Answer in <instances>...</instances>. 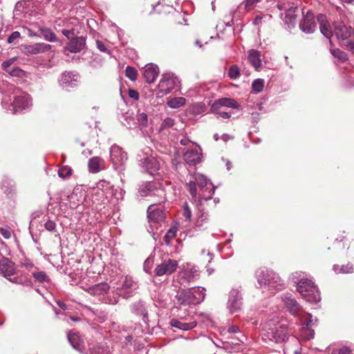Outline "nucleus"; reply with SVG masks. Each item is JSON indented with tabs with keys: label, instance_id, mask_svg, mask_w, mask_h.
Segmentation results:
<instances>
[{
	"label": "nucleus",
	"instance_id": "obj_1",
	"mask_svg": "<svg viewBox=\"0 0 354 354\" xmlns=\"http://www.w3.org/2000/svg\"><path fill=\"white\" fill-rule=\"evenodd\" d=\"M317 19L319 24L321 32L326 38H330L335 35L341 46H346L350 49L354 48V43L351 40V37L353 35V31L351 26H346L342 21H335L333 24V30H332L324 15H318Z\"/></svg>",
	"mask_w": 354,
	"mask_h": 354
},
{
	"label": "nucleus",
	"instance_id": "obj_2",
	"mask_svg": "<svg viewBox=\"0 0 354 354\" xmlns=\"http://www.w3.org/2000/svg\"><path fill=\"white\" fill-rule=\"evenodd\" d=\"M301 272H295L292 274V281L297 284V290L301 295L308 302L316 304L321 299L318 288Z\"/></svg>",
	"mask_w": 354,
	"mask_h": 354
},
{
	"label": "nucleus",
	"instance_id": "obj_3",
	"mask_svg": "<svg viewBox=\"0 0 354 354\" xmlns=\"http://www.w3.org/2000/svg\"><path fill=\"white\" fill-rule=\"evenodd\" d=\"M289 333L286 324L270 321L266 322L261 331L262 339L266 342L281 344L288 338Z\"/></svg>",
	"mask_w": 354,
	"mask_h": 354
},
{
	"label": "nucleus",
	"instance_id": "obj_4",
	"mask_svg": "<svg viewBox=\"0 0 354 354\" xmlns=\"http://www.w3.org/2000/svg\"><path fill=\"white\" fill-rule=\"evenodd\" d=\"M2 104L5 109L15 113L30 107L32 100L28 93L16 88L12 96L6 95L2 99Z\"/></svg>",
	"mask_w": 354,
	"mask_h": 354
},
{
	"label": "nucleus",
	"instance_id": "obj_5",
	"mask_svg": "<svg viewBox=\"0 0 354 354\" xmlns=\"http://www.w3.org/2000/svg\"><path fill=\"white\" fill-rule=\"evenodd\" d=\"M257 281L261 288L270 290H281L284 288L285 283L280 277L272 270H260L256 272Z\"/></svg>",
	"mask_w": 354,
	"mask_h": 354
},
{
	"label": "nucleus",
	"instance_id": "obj_6",
	"mask_svg": "<svg viewBox=\"0 0 354 354\" xmlns=\"http://www.w3.org/2000/svg\"><path fill=\"white\" fill-rule=\"evenodd\" d=\"M205 289L202 287L180 290L177 292L176 299L178 304L189 306L202 302L205 297Z\"/></svg>",
	"mask_w": 354,
	"mask_h": 354
},
{
	"label": "nucleus",
	"instance_id": "obj_7",
	"mask_svg": "<svg viewBox=\"0 0 354 354\" xmlns=\"http://www.w3.org/2000/svg\"><path fill=\"white\" fill-rule=\"evenodd\" d=\"M147 217L149 227L152 232L154 230H160L162 231L160 228L165 218V214L162 206L156 203L150 205L147 209Z\"/></svg>",
	"mask_w": 354,
	"mask_h": 354
},
{
	"label": "nucleus",
	"instance_id": "obj_8",
	"mask_svg": "<svg viewBox=\"0 0 354 354\" xmlns=\"http://www.w3.org/2000/svg\"><path fill=\"white\" fill-rule=\"evenodd\" d=\"M140 165L151 175L155 174L160 169L159 161L152 155L151 150L146 147L138 155Z\"/></svg>",
	"mask_w": 354,
	"mask_h": 354
},
{
	"label": "nucleus",
	"instance_id": "obj_9",
	"mask_svg": "<svg viewBox=\"0 0 354 354\" xmlns=\"http://www.w3.org/2000/svg\"><path fill=\"white\" fill-rule=\"evenodd\" d=\"M179 84V80L173 73L162 75L158 85V97H162L169 93Z\"/></svg>",
	"mask_w": 354,
	"mask_h": 354
},
{
	"label": "nucleus",
	"instance_id": "obj_10",
	"mask_svg": "<svg viewBox=\"0 0 354 354\" xmlns=\"http://www.w3.org/2000/svg\"><path fill=\"white\" fill-rule=\"evenodd\" d=\"M110 158L113 167L117 169L125 164L127 154L120 147L113 145L110 149Z\"/></svg>",
	"mask_w": 354,
	"mask_h": 354
},
{
	"label": "nucleus",
	"instance_id": "obj_11",
	"mask_svg": "<svg viewBox=\"0 0 354 354\" xmlns=\"http://www.w3.org/2000/svg\"><path fill=\"white\" fill-rule=\"evenodd\" d=\"M178 267V261L169 259L157 266L154 272L156 276L169 275L174 272Z\"/></svg>",
	"mask_w": 354,
	"mask_h": 354
},
{
	"label": "nucleus",
	"instance_id": "obj_12",
	"mask_svg": "<svg viewBox=\"0 0 354 354\" xmlns=\"http://www.w3.org/2000/svg\"><path fill=\"white\" fill-rule=\"evenodd\" d=\"M51 46L45 43H35L21 46L23 53L26 55H37L48 51Z\"/></svg>",
	"mask_w": 354,
	"mask_h": 354
},
{
	"label": "nucleus",
	"instance_id": "obj_13",
	"mask_svg": "<svg viewBox=\"0 0 354 354\" xmlns=\"http://www.w3.org/2000/svg\"><path fill=\"white\" fill-rule=\"evenodd\" d=\"M282 300L286 308L294 316L301 315V308L296 299L290 294H286L283 296Z\"/></svg>",
	"mask_w": 354,
	"mask_h": 354
},
{
	"label": "nucleus",
	"instance_id": "obj_14",
	"mask_svg": "<svg viewBox=\"0 0 354 354\" xmlns=\"http://www.w3.org/2000/svg\"><path fill=\"white\" fill-rule=\"evenodd\" d=\"M241 296L239 290L232 289L229 295L227 308L231 313L238 311L242 305Z\"/></svg>",
	"mask_w": 354,
	"mask_h": 354
},
{
	"label": "nucleus",
	"instance_id": "obj_15",
	"mask_svg": "<svg viewBox=\"0 0 354 354\" xmlns=\"http://www.w3.org/2000/svg\"><path fill=\"white\" fill-rule=\"evenodd\" d=\"M153 184H149L145 188L141 189L140 190V194L141 196H157L158 197V200L157 201L158 203H160L165 201V191L161 188H156L153 189Z\"/></svg>",
	"mask_w": 354,
	"mask_h": 354
},
{
	"label": "nucleus",
	"instance_id": "obj_16",
	"mask_svg": "<svg viewBox=\"0 0 354 354\" xmlns=\"http://www.w3.org/2000/svg\"><path fill=\"white\" fill-rule=\"evenodd\" d=\"M300 29L306 33L313 32L316 28V24L314 20L313 12L308 10L303 20L299 24Z\"/></svg>",
	"mask_w": 354,
	"mask_h": 354
},
{
	"label": "nucleus",
	"instance_id": "obj_17",
	"mask_svg": "<svg viewBox=\"0 0 354 354\" xmlns=\"http://www.w3.org/2000/svg\"><path fill=\"white\" fill-rule=\"evenodd\" d=\"M181 274L182 278L189 283L194 281L199 276V272L194 265L187 263L183 266V271Z\"/></svg>",
	"mask_w": 354,
	"mask_h": 354
},
{
	"label": "nucleus",
	"instance_id": "obj_18",
	"mask_svg": "<svg viewBox=\"0 0 354 354\" xmlns=\"http://www.w3.org/2000/svg\"><path fill=\"white\" fill-rule=\"evenodd\" d=\"M194 178H195L194 182L196 183V184H197L199 186V187H201V189H203L204 188L208 189L207 187L209 185V181L205 176H203V174H197L195 175ZM209 185L212 187V185L210 183H209ZM209 195L207 197L200 196L198 201H199V203L201 205L202 204L203 200L207 201L212 198V196L214 192V189L212 187L209 188Z\"/></svg>",
	"mask_w": 354,
	"mask_h": 354
},
{
	"label": "nucleus",
	"instance_id": "obj_19",
	"mask_svg": "<svg viewBox=\"0 0 354 354\" xmlns=\"http://www.w3.org/2000/svg\"><path fill=\"white\" fill-rule=\"evenodd\" d=\"M222 106L237 109L239 107V104L232 98H221L212 104L210 110L211 111H217L218 109H220Z\"/></svg>",
	"mask_w": 354,
	"mask_h": 354
},
{
	"label": "nucleus",
	"instance_id": "obj_20",
	"mask_svg": "<svg viewBox=\"0 0 354 354\" xmlns=\"http://www.w3.org/2000/svg\"><path fill=\"white\" fill-rule=\"evenodd\" d=\"M0 273L6 278L15 274V263L8 258L2 259L0 260Z\"/></svg>",
	"mask_w": 354,
	"mask_h": 354
},
{
	"label": "nucleus",
	"instance_id": "obj_21",
	"mask_svg": "<svg viewBox=\"0 0 354 354\" xmlns=\"http://www.w3.org/2000/svg\"><path fill=\"white\" fill-rule=\"evenodd\" d=\"M86 45V39L84 37H76L71 39L66 49L71 53H78L84 49Z\"/></svg>",
	"mask_w": 354,
	"mask_h": 354
},
{
	"label": "nucleus",
	"instance_id": "obj_22",
	"mask_svg": "<svg viewBox=\"0 0 354 354\" xmlns=\"http://www.w3.org/2000/svg\"><path fill=\"white\" fill-rule=\"evenodd\" d=\"M159 73V68L157 65L150 64L146 66L144 71V77L146 82L151 84L155 82Z\"/></svg>",
	"mask_w": 354,
	"mask_h": 354
},
{
	"label": "nucleus",
	"instance_id": "obj_23",
	"mask_svg": "<svg viewBox=\"0 0 354 354\" xmlns=\"http://www.w3.org/2000/svg\"><path fill=\"white\" fill-rule=\"evenodd\" d=\"M278 8L279 10H285V17L284 20L288 24H293L296 18V11L297 10V6H295L294 3L292 6H290L289 8H286L285 4L278 5Z\"/></svg>",
	"mask_w": 354,
	"mask_h": 354
},
{
	"label": "nucleus",
	"instance_id": "obj_24",
	"mask_svg": "<svg viewBox=\"0 0 354 354\" xmlns=\"http://www.w3.org/2000/svg\"><path fill=\"white\" fill-rule=\"evenodd\" d=\"M109 288L110 286L108 283H100L88 287L86 289V291L91 295L99 297L106 294L109 290Z\"/></svg>",
	"mask_w": 354,
	"mask_h": 354
},
{
	"label": "nucleus",
	"instance_id": "obj_25",
	"mask_svg": "<svg viewBox=\"0 0 354 354\" xmlns=\"http://www.w3.org/2000/svg\"><path fill=\"white\" fill-rule=\"evenodd\" d=\"M183 157L185 161L190 165H195L201 162V153L197 149L187 150Z\"/></svg>",
	"mask_w": 354,
	"mask_h": 354
},
{
	"label": "nucleus",
	"instance_id": "obj_26",
	"mask_svg": "<svg viewBox=\"0 0 354 354\" xmlns=\"http://www.w3.org/2000/svg\"><path fill=\"white\" fill-rule=\"evenodd\" d=\"M77 78L75 75L71 72H64L59 80V85L65 88L73 87L75 86Z\"/></svg>",
	"mask_w": 354,
	"mask_h": 354
},
{
	"label": "nucleus",
	"instance_id": "obj_27",
	"mask_svg": "<svg viewBox=\"0 0 354 354\" xmlns=\"http://www.w3.org/2000/svg\"><path fill=\"white\" fill-rule=\"evenodd\" d=\"M88 167L90 172L95 174L104 168V161L102 158L95 156L88 160Z\"/></svg>",
	"mask_w": 354,
	"mask_h": 354
},
{
	"label": "nucleus",
	"instance_id": "obj_28",
	"mask_svg": "<svg viewBox=\"0 0 354 354\" xmlns=\"http://www.w3.org/2000/svg\"><path fill=\"white\" fill-rule=\"evenodd\" d=\"M227 333L232 335L237 334L236 337H231L232 343L234 344H239L240 343H244L246 340V337L243 334L239 328L235 325L230 326L227 330Z\"/></svg>",
	"mask_w": 354,
	"mask_h": 354
},
{
	"label": "nucleus",
	"instance_id": "obj_29",
	"mask_svg": "<svg viewBox=\"0 0 354 354\" xmlns=\"http://www.w3.org/2000/svg\"><path fill=\"white\" fill-rule=\"evenodd\" d=\"M134 282L131 278L126 277L123 282L122 288L119 290V295L123 297L127 298L133 294V287Z\"/></svg>",
	"mask_w": 354,
	"mask_h": 354
},
{
	"label": "nucleus",
	"instance_id": "obj_30",
	"mask_svg": "<svg viewBox=\"0 0 354 354\" xmlns=\"http://www.w3.org/2000/svg\"><path fill=\"white\" fill-rule=\"evenodd\" d=\"M171 326L183 330H189L196 326V322H185L182 319H173L171 320Z\"/></svg>",
	"mask_w": 354,
	"mask_h": 354
},
{
	"label": "nucleus",
	"instance_id": "obj_31",
	"mask_svg": "<svg viewBox=\"0 0 354 354\" xmlns=\"http://www.w3.org/2000/svg\"><path fill=\"white\" fill-rule=\"evenodd\" d=\"M68 339L75 349L82 351L84 342L78 333L70 332L68 334Z\"/></svg>",
	"mask_w": 354,
	"mask_h": 354
},
{
	"label": "nucleus",
	"instance_id": "obj_32",
	"mask_svg": "<svg viewBox=\"0 0 354 354\" xmlns=\"http://www.w3.org/2000/svg\"><path fill=\"white\" fill-rule=\"evenodd\" d=\"M306 316L308 317V320L305 323L306 328L304 329V333H306L304 334L305 337L310 339L313 338L315 335L314 331L310 329V327L316 324L317 319L316 317L313 318L310 314H307Z\"/></svg>",
	"mask_w": 354,
	"mask_h": 354
},
{
	"label": "nucleus",
	"instance_id": "obj_33",
	"mask_svg": "<svg viewBox=\"0 0 354 354\" xmlns=\"http://www.w3.org/2000/svg\"><path fill=\"white\" fill-rule=\"evenodd\" d=\"M261 55L258 50H250L248 52V59L251 64L256 68L259 69L261 66Z\"/></svg>",
	"mask_w": 354,
	"mask_h": 354
},
{
	"label": "nucleus",
	"instance_id": "obj_34",
	"mask_svg": "<svg viewBox=\"0 0 354 354\" xmlns=\"http://www.w3.org/2000/svg\"><path fill=\"white\" fill-rule=\"evenodd\" d=\"M15 61V59L12 58L3 62L2 63V68L11 76H19L22 71L19 68H13L12 70H10V66L12 65Z\"/></svg>",
	"mask_w": 354,
	"mask_h": 354
},
{
	"label": "nucleus",
	"instance_id": "obj_35",
	"mask_svg": "<svg viewBox=\"0 0 354 354\" xmlns=\"http://www.w3.org/2000/svg\"><path fill=\"white\" fill-rule=\"evenodd\" d=\"M333 270L336 274H349L354 271V265L352 263H348L345 265L339 266L335 264L333 266Z\"/></svg>",
	"mask_w": 354,
	"mask_h": 354
},
{
	"label": "nucleus",
	"instance_id": "obj_36",
	"mask_svg": "<svg viewBox=\"0 0 354 354\" xmlns=\"http://www.w3.org/2000/svg\"><path fill=\"white\" fill-rule=\"evenodd\" d=\"M39 31L45 40L54 42L57 41V37L55 32L48 28H40Z\"/></svg>",
	"mask_w": 354,
	"mask_h": 354
},
{
	"label": "nucleus",
	"instance_id": "obj_37",
	"mask_svg": "<svg viewBox=\"0 0 354 354\" xmlns=\"http://www.w3.org/2000/svg\"><path fill=\"white\" fill-rule=\"evenodd\" d=\"M185 98L183 97H178L169 99L167 101V105L171 109H178L185 105Z\"/></svg>",
	"mask_w": 354,
	"mask_h": 354
},
{
	"label": "nucleus",
	"instance_id": "obj_38",
	"mask_svg": "<svg viewBox=\"0 0 354 354\" xmlns=\"http://www.w3.org/2000/svg\"><path fill=\"white\" fill-rule=\"evenodd\" d=\"M264 80L263 79H257L252 84V90L254 93H261L264 88Z\"/></svg>",
	"mask_w": 354,
	"mask_h": 354
},
{
	"label": "nucleus",
	"instance_id": "obj_39",
	"mask_svg": "<svg viewBox=\"0 0 354 354\" xmlns=\"http://www.w3.org/2000/svg\"><path fill=\"white\" fill-rule=\"evenodd\" d=\"M177 229L176 227H171L167 231L164 236V242L165 245H169L171 241L174 239L176 236Z\"/></svg>",
	"mask_w": 354,
	"mask_h": 354
},
{
	"label": "nucleus",
	"instance_id": "obj_40",
	"mask_svg": "<svg viewBox=\"0 0 354 354\" xmlns=\"http://www.w3.org/2000/svg\"><path fill=\"white\" fill-rule=\"evenodd\" d=\"M73 170L68 166H63L58 170V176L65 179L72 175Z\"/></svg>",
	"mask_w": 354,
	"mask_h": 354
},
{
	"label": "nucleus",
	"instance_id": "obj_41",
	"mask_svg": "<svg viewBox=\"0 0 354 354\" xmlns=\"http://www.w3.org/2000/svg\"><path fill=\"white\" fill-rule=\"evenodd\" d=\"M32 276L35 279L36 281H37L38 282H40V283L49 281V278H48V275L46 274V272H44L43 271L33 272Z\"/></svg>",
	"mask_w": 354,
	"mask_h": 354
},
{
	"label": "nucleus",
	"instance_id": "obj_42",
	"mask_svg": "<svg viewBox=\"0 0 354 354\" xmlns=\"http://www.w3.org/2000/svg\"><path fill=\"white\" fill-rule=\"evenodd\" d=\"M126 76L131 80L134 81L137 78V71L131 66H127L125 70Z\"/></svg>",
	"mask_w": 354,
	"mask_h": 354
},
{
	"label": "nucleus",
	"instance_id": "obj_43",
	"mask_svg": "<svg viewBox=\"0 0 354 354\" xmlns=\"http://www.w3.org/2000/svg\"><path fill=\"white\" fill-rule=\"evenodd\" d=\"M174 120L171 118H167L162 121L160 127L159 131H162L166 129L171 128V127L174 126Z\"/></svg>",
	"mask_w": 354,
	"mask_h": 354
},
{
	"label": "nucleus",
	"instance_id": "obj_44",
	"mask_svg": "<svg viewBox=\"0 0 354 354\" xmlns=\"http://www.w3.org/2000/svg\"><path fill=\"white\" fill-rule=\"evenodd\" d=\"M228 75L231 79H236L239 77L240 75L239 67L236 65L230 66L228 71Z\"/></svg>",
	"mask_w": 354,
	"mask_h": 354
},
{
	"label": "nucleus",
	"instance_id": "obj_45",
	"mask_svg": "<svg viewBox=\"0 0 354 354\" xmlns=\"http://www.w3.org/2000/svg\"><path fill=\"white\" fill-rule=\"evenodd\" d=\"M75 27H72L71 28H63L61 30V32L68 39H72L75 35Z\"/></svg>",
	"mask_w": 354,
	"mask_h": 354
},
{
	"label": "nucleus",
	"instance_id": "obj_46",
	"mask_svg": "<svg viewBox=\"0 0 354 354\" xmlns=\"http://www.w3.org/2000/svg\"><path fill=\"white\" fill-rule=\"evenodd\" d=\"M138 122L140 125H142L143 127H145L147 125L148 123V117L147 115L145 113H141L138 115Z\"/></svg>",
	"mask_w": 354,
	"mask_h": 354
},
{
	"label": "nucleus",
	"instance_id": "obj_47",
	"mask_svg": "<svg viewBox=\"0 0 354 354\" xmlns=\"http://www.w3.org/2000/svg\"><path fill=\"white\" fill-rule=\"evenodd\" d=\"M187 186L189 187V191L190 194L193 198H196L197 196V189L196 184L194 181H189L187 183Z\"/></svg>",
	"mask_w": 354,
	"mask_h": 354
},
{
	"label": "nucleus",
	"instance_id": "obj_48",
	"mask_svg": "<svg viewBox=\"0 0 354 354\" xmlns=\"http://www.w3.org/2000/svg\"><path fill=\"white\" fill-rule=\"evenodd\" d=\"M334 56L338 57L341 61L344 62L347 59V55L344 52H342L338 49L332 51Z\"/></svg>",
	"mask_w": 354,
	"mask_h": 354
},
{
	"label": "nucleus",
	"instance_id": "obj_49",
	"mask_svg": "<svg viewBox=\"0 0 354 354\" xmlns=\"http://www.w3.org/2000/svg\"><path fill=\"white\" fill-rule=\"evenodd\" d=\"M96 46L101 52L106 53L107 54L111 53L110 50L107 48L106 45L100 40L96 41Z\"/></svg>",
	"mask_w": 354,
	"mask_h": 354
},
{
	"label": "nucleus",
	"instance_id": "obj_50",
	"mask_svg": "<svg viewBox=\"0 0 354 354\" xmlns=\"http://www.w3.org/2000/svg\"><path fill=\"white\" fill-rule=\"evenodd\" d=\"M212 113L216 114L217 115V118H221L223 119H227L231 117V113L225 111H221L220 109H218L217 111H211Z\"/></svg>",
	"mask_w": 354,
	"mask_h": 354
},
{
	"label": "nucleus",
	"instance_id": "obj_51",
	"mask_svg": "<svg viewBox=\"0 0 354 354\" xmlns=\"http://www.w3.org/2000/svg\"><path fill=\"white\" fill-rule=\"evenodd\" d=\"M183 216L187 221H189L192 217V211L189 207L187 203H185L183 207Z\"/></svg>",
	"mask_w": 354,
	"mask_h": 354
},
{
	"label": "nucleus",
	"instance_id": "obj_52",
	"mask_svg": "<svg viewBox=\"0 0 354 354\" xmlns=\"http://www.w3.org/2000/svg\"><path fill=\"white\" fill-rule=\"evenodd\" d=\"M44 227H45L46 230H47L48 231L53 232L55 230L56 224L54 221H53L51 220H48L45 223Z\"/></svg>",
	"mask_w": 354,
	"mask_h": 354
},
{
	"label": "nucleus",
	"instance_id": "obj_53",
	"mask_svg": "<svg viewBox=\"0 0 354 354\" xmlns=\"http://www.w3.org/2000/svg\"><path fill=\"white\" fill-rule=\"evenodd\" d=\"M0 234L6 239L11 237V230L9 228L0 227Z\"/></svg>",
	"mask_w": 354,
	"mask_h": 354
},
{
	"label": "nucleus",
	"instance_id": "obj_54",
	"mask_svg": "<svg viewBox=\"0 0 354 354\" xmlns=\"http://www.w3.org/2000/svg\"><path fill=\"white\" fill-rule=\"evenodd\" d=\"M20 37V32L18 31L13 32L8 38V43L12 44L13 43L16 39H19Z\"/></svg>",
	"mask_w": 354,
	"mask_h": 354
},
{
	"label": "nucleus",
	"instance_id": "obj_55",
	"mask_svg": "<svg viewBox=\"0 0 354 354\" xmlns=\"http://www.w3.org/2000/svg\"><path fill=\"white\" fill-rule=\"evenodd\" d=\"M64 28H71L72 27H76L77 26V20L75 19H70L65 22Z\"/></svg>",
	"mask_w": 354,
	"mask_h": 354
},
{
	"label": "nucleus",
	"instance_id": "obj_56",
	"mask_svg": "<svg viewBox=\"0 0 354 354\" xmlns=\"http://www.w3.org/2000/svg\"><path fill=\"white\" fill-rule=\"evenodd\" d=\"M261 0H246L245 1V8L248 10H250L252 8L254 5H256L258 2H259Z\"/></svg>",
	"mask_w": 354,
	"mask_h": 354
},
{
	"label": "nucleus",
	"instance_id": "obj_57",
	"mask_svg": "<svg viewBox=\"0 0 354 354\" xmlns=\"http://www.w3.org/2000/svg\"><path fill=\"white\" fill-rule=\"evenodd\" d=\"M129 96L133 100H138L139 93L137 91L133 89H129Z\"/></svg>",
	"mask_w": 354,
	"mask_h": 354
},
{
	"label": "nucleus",
	"instance_id": "obj_58",
	"mask_svg": "<svg viewBox=\"0 0 354 354\" xmlns=\"http://www.w3.org/2000/svg\"><path fill=\"white\" fill-rule=\"evenodd\" d=\"M351 350L346 346L342 347L337 351V354H351Z\"/></svg>",
	"mask_w": 354,
	"mask_h": 354
},
{
	"label": "nucleus",
	"instance_id": "obj_59",
	"mask_svg": "<svg viewBox=\"0 0 354 354\" xmlns=\"http://www.w3.org/2000/svg\"><path fill=\"white\" fill-rule=\"evenodd\" d=\"M91 354H111L104 348H97Z\"/></svg>",
	"mask_w": 354,
	"mask_h": 354
},
{
	"label": "nucleus",
	"instance_id": "obj_60",
	"mask_svg": "<svg viewBox=\"0 0 354 354\" xmlns=\"http://www.w3.org/2000/svg\"><path fill=\"white\" fill-rule=\"evenodd\" d=\"M25 33L28 36V37H35L36 36V34L35 32H34L30 28H25Z\"/></svg>",
	"mask_w": 354,
	"mask_h": 354
},
{
	"label": "nucleus",
	"instance_id": "obj_61",
	"mask_svg": "<svg viewBox=\"0 0 354 354\" xmlns=\"http://www.w3.org/2000/svg\"><path fill=\"white\" fill-rule=\"evenodd\" d=\"M221 138L224 141V142H227L230 139H232V137H231L230 136L227 135V134H223Z\"/></svg>",
	"mask_w": 354,
	"mask_h": 354
},
{
	"label": "nucleus",
	"instance_id": "obj_62",
	"mask_svg": "<svg viewBox=\"0 0 354 354\" xmlns=\"http://www.w3.org/2000/svg\"><path fill=\"white\" fill-rule=\"evenodd\" d=\"M223 160L225 162L227 170H230L232 167V163L229 160L223 158Z\"/></svg>",
	"mask_w": 354,
	"mask_h": 354
},
{
	"label": "nucleus",
	"instance_id": "obj_63",
	"mask_svg": "<svg viewBox=\"0 0 354 354\" xmlns=\"http://www.w3.org/2000/svg\"><path fill=\"white\" fill-rule=\"evenodd\" d=\"M57 304L59 306V307H60L61 308H62L64 310L66 309V305L63 301H57Z\"/></svg>",
	"mask_w": 354,
	"mask_h": 354
},
{
	"label": "nucleus",
	"instance_id": "obj_64",
	"mask_svg": "<svg viewBox=\"0 0 354 354\" xmlns=\"http://www.w3.org/2000/svg\"><path fill=\"white\" fill-rule=\"evenodd\" d=\"M118 298L116 297V298H114L113 299H110L109 303L111 304H115L118 303Z\"/></svg>",
	"mask_w": 354,
	"mask_h": 354
}]
</instances>
